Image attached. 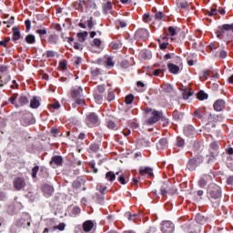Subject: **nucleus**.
I'll return each mask as SVG.
<instances>
[{
    "label": "nucleus",
    "mask_w": 233,
    "mask_h": 233,
    "mask_svg": "<svg viewBox=\"0 0 233 233\" xmlns=\"http://www.w3.org/2000/svg\"><path fill=\"white\" fill-rule=\"evenodd\" d=\"M0 79H1L0 86H5V85H6L8 81H10V76L9 75H4L2 76H0Z\"/></svg>",
    "instance_id": "nucleus-26"
},
{
    "label": "nucleus",
    "mask_w": 233,
    "mask_h": 233,
    "mask_svg": "<svg viewBox=\"0 0 233 233\" xmlns=\"http://www.w3.org/2000/svg\"><path fill=\"white\" fill-rule=\"evenodd\" d=\"M161 230L163 233H173L174 232V223L166 220L161 223Z\"/></svg>",
    "instance_id": "nucleus-5"
},
{
    "label": "nucleus",
    "mask_w": 233,
    "mask_h": 233,
    "mask_svg": "<svg viewBox=\"0 0 233 233\" xmlns=\"http://www.w3.org/2000/svg\"><path fill=\"white\" fill-rule=\"evenodd\" d=\"M95 101L98 105H101L103 103V96H101L100 95H97V93H96L95 94Z\"/></svg>",
    "instance_id": "nucleus-40"
},
{
    "label": "nucleus",
    "mask_w": 233,
    "mask_h": 233,
    "mask_svg": "<svg viewBox=\"0 0 233 233\" xmlns=\"http://www.w3.org/2000/svg\"><path fill=\"white\" fill-rule=\"evenodd\" d=\"M177 5L178 8H188V3L184 0H177Z\"/></svg>",
    "instance_id": "nucleus-32"
},
{
    "label": "nucleus",
    "mask_w": 233,
    "mask_h": 233,
    "mask_svg": "<svg viewBox=\"0 0 233 233\" xmlns=\"http://www.w3.org/2000/svg\"><path fill=\"white\" fill-rule=\"evenodd\" d=\"M208 198L210 201H217L215 207H218V201L221 199V187L216 184H209L208 187Z\"/></svg>",
    "instance_id": "nucleus-1"
},
{
    "label": "nucleus",
    "mask_w": 233,
    "mask_h": 233,
    "mask_svg": "<svg viewBox=\"0 0 233 233\" xmlns=\"http://www.w3.org/2000/svg\"><path fill=\"white\" fill-rule=\"evenodd\" d=\"M59 66L62 68V70H66V61L60 62Z\"/></svg>",
    "instance_id": "nucleus-60"
},
{
    "label": "nucleus",
    "mask_w": 233,
    "mask_h": 233,
    "mask_svg": "<svg viewBox=\"0 0 233 233\" xmlns=\"http://www.w3.org/2000/svg\"><path fill=\"white\" fill-rule=\"evenodd\" d=\"M81 61H82L81 57H75L73 59V63H74L75 66H77V65H81Z\"/></svg>",
    "instance_id": "nucleus-55"
},
{
    "label": "nucleus",
    "mask_w": 233,
    "mask_h": 233,
    "mask_svg": "<svg viewBox=\"0 0 233 233\" xmlns=\"http://www.w3.org/2000/svg\"><path fill=\"white\" fill-rule=\"evenodd\" d=\"M158 43L161 50H167V46H168V42L158 39Z\"/></svg>",
    "instance_id": "nucleus-36"
},
{
    "label": "nucleus",
    "mask_w": 233,
    "mask_h": 233,
    "mask_svg": "<svg viewBox=\"0 0 233 233\" xmlns=\"http://www.w3.org/2000/svg\"><path fill=\"white\" fill-rule=\"evenodd\" d=\"M37 172H39V166H35L32 168V177H37Z\"/></svg>",
    "instance_id": "nucleus-41"
},
{
    "label": "nucleus",
    "mask_w": 233,
    "mask_h": 233,
    "mask_svg": "<svg viewBox=\"0 0 233 233\" xmlns=\"http://www.w3.org/2000/svg\"><path fill=\"white\" fill-rule=\"evenodd\" d=\"M21 39V32L19 28L13 27V41H19Z\"/></svg>",
    "instance_id": "nucleus-20"
},
{
    "label": "nucleus",
    "mask_w": 233,
    "mask_h": 233,
    "mask_svg": "<svg viewBox=\"0 0 233 233\" xmlns=\"http://www.w3.org/2000/svg\"><path fill=\"white\" fill-rule=\"evenodd\" d=\"M86 123L87 127H97V125H99V116H97L96 113H89L86 116Z\"/></svg>",
    "instance_id": "nucleus-4"
},
{
    "label": "nucleus",
    "mask_w": 233,
    "mask_h": 233,
    "mask_svg": "<svg viewBox=\"0 0 233 233\" xmlns=\"http://www.w3.org/2000/svg\"><path fill=\"white\" fill-rule=\"evenodd\" d=\"M58 39L57 35H50L47 38V43H49V45H56Z\"/></svg>",
    "instance_id": "nucleus-24"
},
{
    "label": "nucleus",
    "mask_w": 233,
    "mask_h": 233,
    "mask_svg": "<svg viewBox=\"0 0 233 233\" xmlns=\"http://www.w3.org/2000/svg\"><path fill=\"white\" fill-rule=\"evenodd\" d=\"M36 34H38L40 37H43V35H46V29H37Z\"/></svg>",
    "instance_id": "nucleus-49"
},
{
    "label": "nucleus",
    "mask_w": 233,
    "mask_h": 233,
    "mask_svg": "<svg viewBox=\"0 0 233 233\" xmlns=\"http://www.w3.org/2000/svg\"><path fill=\"white\" fill-rule=\"evenodd\" d=\"M185 145V140L181 137H177V147H183Z\"/></svg>",
    "instance_id": "nucleus-46"
},
{
    "label": "nucleus",
    "mask_w": 233,
    "mask_h": 233,
    "mask_svg": "<svg viewBox=\"0 0 233 233\" xmlns=\"http://www.w3.org/2000/svg\"><path fill=\"white\" fill-rule=\"evenodd\" d=\"M155 19L157 21H161L163 19V13L162 12H158L155 15Z\"/></svg>",
    "instance_id": "nucleus-53"
},
{
    "label": "nucleus",
    "mask_w": 233,
    "mask_h": 233,
    "mask_svg": "<svg viewBox=\"0 0 233 233\" xmlns=\"http://www.w3.org/2000/svg\"><path fill=\"white\" fill-rule=\"evenodd\" d=\"M167 147H168V140H167V138L160 139L157 145V148L158 150H165V148H167Z\"/></svg>",
    "instance_id": "nucleus-14"
},
{
    "label": "nucleus",
    "mask_w": 233,
    "mask_h": 233,
    "mask_svg": "<svg viewBox=\"0 0 233 233\" xmlns=\"http://www.w3.org/2000/svg\"><path fill=\"white\" fill-rule=\"evenodd\" d=\"M106 66H114V60L112 59V57H107L106 61Z\"/></svg>",
    "instance_id": "nucleus-47"
},
{
    "label": "nucleus",
    "mask_w": 233,
    "mask_h": 233,
    "mask_svg": "<svg viewBox=\"0 0 233 233\" xmlns=\"http://www.w3.org/2000/svg\"><path fill=\"white\" fill-rule=\"evenodd\" d=\"M20 227H23L24 228L30 227V216L25 215L24 218H22V222H20Z\"/></svg>",
    "instance_id": "nucleus-21"
},
{
    "label": "nucleus",
    "mask_w": 233,
    "mask_h": 233,
    "mask_svg": "<svg viewBox=\"0 0 233 233\" xmlns=\"http://www.w3.org/2000/svg\"><path fill=\"white\" fill-rule=\"evenodd\" d=\"M43 192L46 194V196H52L54 194V187L46 184L43 187Z\"/></svg>",
    "instance_id": "nucleus-17"
},
{
    "label": "nucleus",
    "mask_w": 233,
    "mask_h": 233,
    "mask_svg": "<svg viewBox=\"0 0 233 233\" xmlns=\"http://www.w3.org/2000/svg\"><path fill=\"white\" fill-rule=\"evenodd\" d=\"M125 101H126L127 105H132V103L134 102V96L133 95H127L126 96Z\"/></svg>",
    "instance_id": "nucleus-38"
},
{
    "label": "nucleus",
    "mask_w": 233,
    "mask_h": 233,
    "mask_svg": "<svg viewBox=\"0 0 233 233\" xmlns=\"http://www.w3.org/2000/svg\"><path fill=\"white\" fill-rule=\"evenodd\" d=\"M208 15H218V10L211 8L209 11H208Z\"/></svg>",
    "instance_id": "nucleus-54"
},
{
    "label": "nucleus",
    "mask_w": 233,
    "mask_h": 233,
    "mask_svg": "<svg viewBox=\"0 0 233 233\" xmlns=\"http://www.w3.org/2000/svg\"><path fill=\"white\" fill-rule=\"evenodd\" d=\"M17 96H18L17 94H14L9 98L10 103L12 105H15V106H25V105H28V97H26L25 96H19L18 103H17V102H15V100L17 99Z\"/></svg>",
    "instance_id": "nucleus-3"
},
{
    "label": "nucleus",
    "mask_w": 233,
    "mask_h": 233,
    "mask_svg": "<svg viewBox=\"0 0 233 233\" xmlns=\"http://www.w3.org/2000/svg\"><path fill=\"white\" fill-rule=\"evenodd\" d=\"M145 174L147 176L152 177V176H154V170L152 169V167H140L139 175L140 176H145Z\"/></svg>",
    "instance_id": "nucleus-13"
},
{
    "label": "nucleus",
    "mask_w": 233,
    "mask_h": 233,
    "mask_svg": "<svg viewBox=\"0 0 233 233\" xmlns=\"http://www.w3.org/2000/svg\"><path fill=\"white\" fill-rule=\"evenodd\" d=\"M83 228L85 232H90L94 228V222L92 220H87L83 224Z\"/></svg>",
    "instance_id": "nucleus-18"
},
{
    "label": "nucleus",
    "mask_w": 233,
    "mask_h": 233,
    "mask_svg": "<svg viewBox=\"0 0 233 233\" xmlns=\"http://www.w3.org/2000/svg\"><path fill=\"white\" fill-rule=\"evenodd\" d=\"M90 150H92V152H97L99 150V146L97 144H92L90 146Z\"/></svg>",
    "instance_id": "nucleus-50"
},
{
    "label": "nucleus",
    "mask_w": 233,
    "mask_h": 233,
    "mask_svg": "<svg viewBox=\"0 0 233 233\" xmlns=\"http://www.w3.org/2000/svg\"><path fill=\"white\" fill-rule=\"evenodd\" d=\"M91 74L96 77V76H99V74H101V71H99L98 68H95L91 70Z\"/></svg>",
    "instance_id": "nucleus-57"
},
{
    "label": "nucleus",
    "mask_w": 233,
    "mask_h": 233,
    "mask_svg": "<svg viewBox=\"0 0 233 233\" xmlns=\"http://www.w3.org/2000/svg\"><path fill=\"white\" fill-rule=\"evenodd\" d=\"M210 76V71L208 70H204L202 71L200 77H203L204 79H207Z\"/></svg>",
    "instance_id": "nucleus-44"
},
{
    "label": "nucleus",
    "mask_w": 233,
    "mask_h": 233,
    "mask_svg": "<svg viewBox=\"0 0 233 233\" xmlns=\"http://www.w3.org/2000/svg\"><path fill=\"white\" fill-rule=\"evenodd\" d=\"M76 37L79 43H85V40L86 39V37H88V32L84 31V32L77 33Z\"/></svg>",
    "instance_id": "nucleus-19"
},
{
    "label": "nucleus",
    "mask_w": 233,
    "mask_h": 233,
    "mask_svg": "<svg viewBox=\"0 0 233 233\" xmlns=\"http://www.w3.org/2000/svg\"><path fill=\"white\" fill-rule=\"evenodd\" d=\"M5 25H7L6 27L10 28V26H12V25H14V16H11L9 21H4Z\"/></svg>",
    "instance_id": "nucleus-45"
},
{
    "label": "nucleus",
    "mask_w": 233,
    "mask_h": 233,
    "mask_svg": "<svg viewBox=\"0 0 233 233\" xmlns=\"http://www.w3.org/2000/svg\"><path fill=\"white\" fill-rule=\"evenodd\" d=\"M192 94H193L192 90L188 91L187 88H185L183 92L184 99H188L190 96H192Z\"/></svg>",
    "instance_id": "nucleus-37"
},
{
    "label": "nucleus",
    "mask_w": 233,
    "mask_h": 233,
    "mask_svg": "<svg viewBox=\"0 0 233 233\" xmlns=\"http://www.w3.org/2000/svg\"><path fill=\"white\" fill-rule=\"evenodd\" d=\"M118 181H119V183H121V185H127V180L125 179V175H120L118 177Z\"/></svg>",
    "instance_id": "nucleus-52"
},
{
    "label": "nucleus",
    "mask_w": 233,
    "mask_h": 233,
    "mask_svg": "<svg viewBox=\"0 0 233 233\" xmlns=\"http://www.w3.org/2000/svg\"><path fill=\"white\" fill-rule=\"evenodd\" d=\"M55 56H56V52H54V51L46 52V57H55Z\"/></svg>",
    "instance_id": "nucleus-62"
},
{
    "label": "nucleus",
    "mask_w": 233,
    "mask_h": 233,
    "mask_svg": "<svg viewBox=\"0 0 233 233\" xmlns=\"http://www.w3.org/2000/svg\"><path fill=\"white\" fill-rule=\"evenodd\" d=\"M72 213L75 215V216H77V214H80L81 213V208H77V207H75L72 210Z\"/></svg>",
    "instance_id": "nucleus-59"
},
{
    "label": "nucleus",
    "mask_w": 233,
    "mask_h": 233,
    "mask_svg": "<svg viewBox=\"0 0 233 233\" xmlns=\"http://www.w3.org/2000/svg\"><path fill=\"white\" fill-rule=\"evenodd\" d=\"M168 35H171V37H174L176 35V28L174 26H169L167 28Z\"/></svg>",
    "instance_id": "nucleus-43"
},
{
    "label": "nucleus",
    "mask_w": 233,
    "mask_h": 233,
    "mask_svg": "<svg viewBox=\"0 0 233 233\" xmlns=\"http://www.w3.org/2000/svg\"><path fill=\"white\" fill-rule=\"evenodd\" d=\"M114 99H116V95L114 94V92L110 91L107 95V100L114 101Z\"/></svg>",
    "instance_id": "nucleus-48"
},
{
    "label": "nucleus",
    "mask_w": 233,
    "mask_h": 233,
    "mask_svg": "<svg viewBox=\"0 0 233 233\" xmlns=\"http://www.w3.org/2000/svg\"><path fill=\"white\" fill-rule=\"evenodd\" d=\"M211 179L212 176L203 175L198 181L199 187H201V188H205V187H207V183H208V181H210Z\"/></svg>",
    "instance_id": "nucleus-9"
},
{
    "label": "nucleus",
    "mask_w": 233,
    "mask_h": 233,
    "mask_svg": "<svg viewBox=\"0 0 233 233\" xmlns=\"http://www.w3.org/2000/svg\"><path fill=\"white\" fill-rule=\"evenodd\" d=\"M143 21L144 23H152V15H150L148 13L144 14Z\"/></svg>",
    "instance_id": "nucleus-35"
},
{
    "label": "nucleus",
    "mask_w": 233,
    "mask_h": 233,
    "mask_svg": "<svg viewBox=\"0 0 233 233\" xmlns=\"http://www.w3.org/2000/svg\"><path fill=\"white\" fill-rule=\"evenodd\" d=\"M97 92H98V94H104V92H105V86H97Z\"/></svg>",
    "instance_id": "nucleus-61"
},
{
    "label": "nucleus",
    "mask_w": 233,
    "mask_h": 233,
    "mask_svg": "<svg viewBox=\"0 0 233 233\" xmlns=\"http://www.w3.org/2000/svg\"><path fill=\"white\" fill-rule=\"evenodd\" d=\"M40 105V102L39 100L37 99V97H35L33 98L31 101H30V106L31 108H37Z\"/></svg>",
    "instance_id": "nucleus-30"
},
{
    "label": "nucleus",
    "mask_w": 233,
    "mask_h": 233,
    "mask_svg": "<svg viewBox=\"0 0 233 233\" xmlns=\"http://www.w3.org/2000/svg\"><path fill=\"white\" fill-rule=\"evenodd\" d=\"M135 37L137 40L147 41V39H148V31L147 29H138L135 33Z\"/></svg>",
    "instance_id": "nucleus-6"
},
{
    "label": "nucleus",
    "mask_w": 233,
    "mask_h": 233,
    "mask_svg": "<svg viewBox=\"0 0 233 233\" xmlns=\"http://www.w3.org/2000/svg\"><path fill=\"white\" fill-rule=\"evenodd\" d=\"M25 185L26 184L25 183V179L21 177H17L14 181V187L15 190H22V188H25Z\"/></svg>",
    "instance_id": "nucleus-8"
},
{
    "label": "nucleus",
    "mask_w": 233,
    "mask_h": 233,
    "mask_svg": "<svg viewBox=\"0 0 233 233\" xmlns=\"http://www.w3.org/2000/svg\"><path fill=\"white\" fill-rule=\"evenodd\" d=\"M227 184L228 185H233V176H230L227 179Z\"/></svg>",
    "instance_id": "nucleus-64"
},
{
    "label": "nucleus",
    "mask_w": 233,
    "mask_h": 233,
    "mask_svg": "<svg viewBox=\"0 0 233 233\" xmlns=\"http://www.w3.org/2000/svg\"><path fill=\"white\" fill-rule=\"evenodd\" d=\"M25 42L28 45H34V43H35V36L34 35H27L25 36Z\"/></svg>",
    "instance_id": "nucleus-28"
},
{
    "label": "nucleus",
    "mask_w": 233,
    "mask_h": 233,
    "mask_svg": "<svg viewBox=\"0 0 233 233\" xmlns=\"http://www.w3.org/2000/svg\"><path fill=\"white\" fill-rule=\"evenodd\" d=\"M81 94H83V88H81V86H78L72 90V97H79Z\"/></svg>",
    "instance_id": "nucleus-23"
},
{
    "label": "nucleus",
    "mask_w": 233,
    "mask_h": 233,
    "mask_svg": "<svg viewBox=\"0 0 233 233\" xmlns=\"http://www.w3.org/2000/svg\"><path fill=\"white\" fill-rule=\"evenodd\" d=\"M197 97H198V99H199V101H203V100H205V99H208V95H207V94L204 93L203 91H199V92L197 94Z\"/></svg>",
    "instance_id": "nucleus-33"
},
{
    "label": "nucleus",
    "mask_w": 233,
    "mask_h": 233,
    "mask_svg": "<svg viewBox=\"0 0 233 233\" xmlns=\"http://www.w3.org/2000/svg\"><path fill=\"white\" fill-rule=\"evenodd\" d=\"M86 23L89 30H92V28H94V26L96 25V22L94 21V17L92 16Z\"/></svg>",
    "instance_id": "nucleus-34"
},
{
    "label": "nucleus",
    "mask_w": 233,
    "mask_h": 233,
    "mask_svg": "<svg viewBox=\"0 0 233 233\" xmlns=\"http://www.w3.org/2000/svg\"><path fill=\"white\" fill-rule=\"evenodd\" d=\"M107 127L111 130H114L116 128V123H114V121L110 120V121L107 122Z\"/></svg>",
    "instance_id": "nucleus-56"
},
{
    "label": "nucleus",
    "mask_w": 233,
    "mask_h": 233,
    "mask_svg": "<svg viewBox=\"0 0 233 233\" xmlns=\"http://www.w3.org/2000/svg\"><path fill=\"white\" fill-rule=\"evenodd\" d=\"M73 46L76 50H83V48L85 47L83 44H79L77 42H74Z\"/></svg>",
    "instance_id": "nucleus-39"
},
{
    "label": "nucleus",
    "mask_w": 233,
    "mask_h": 233,
    "mask_svg": "<svg viewBox=\"0 0 233 233\" xmlns=\"http://www.w3.org/2000/svg\"><path fill=\"white\" fill-rule=\"evenodd\" d=\"M65 227H66V225H65V223H60L58 226H55L53 228V230H65Z\"/></svg>",
    "instance_id": "nucleus-42"
},
{
    "label": "nucleus",
    "mask_w": 233,
    "mask_h": 233,
    "mask_svg": "<svg viewBox=\"0 0 233 233\" xmlns=\"http://www.w3.org/2000/svg\"><path fill=\"white\" fill-rule=\"evenodd\" d=\"M159 74H163V70L162 69H156L154 72H153V76H159Z\"/></svg>",
    "instance_id": "nucleus-63"
},
{
    "label": "nucleus",
    "mask_w": 233,
    "mask_h": 233,
    "mask_svg": "<svg viewBox=\"0 0 233 233\" xmlns=\"http://www.w3.org/2000/svg\"><path fill=\"white\" fill-rule=\"evenodd\" d=\"M164 90H165V92L170 93V92H172V91L174 90V88L172 87L171 85L167 84V85L164 86Z\"/></svg>",
    "instance_id": "nucleus-51"
},
{
    "label": "nucleus",
    "mask_w": 233,
    "mask_h": 233,
    "mask_svg": "<svg viewBox=\"0 0 233 233\" xmlns=\"http://www.w3.org/2000/svg\"><path fill=\"white\" fill-rule=\"evenodd\" d=\"M220 59H225V57H227L228 54L227 51L221 50L218 54Z\"/></svg>",
    "instance_id": "nucleus-58"
},
{
    "label": "nucleus",
    "mask_w": 233,
    "mask_h": 233,
    "mask_svg": "<svg viewBox=\"0 0 233 233\" xmlns=\"http://www.w3.org/2000/svg\"><path fill=\"white\" fill-rule=\"evenodd\" d=\"M33 123H34V119L32 117V114L27 113L24 115L22 118V125H24V127H28V125H32Z\"/></svg>",
    "instance_id": "nucleus-10"
},
{
    "label": "nucleus",
    "mask_w": 233,
    "mask_h": 233,
    "mask_svg": "<svg viewBox=\"0 0 233 233\" xmlns=\"http://www.w3.org/2000/svg\"><path fill=\"white\" fill-rule=\"evenodd\" d=\"M50 165H56V167H61L63 165V157L59 156L53 157Z\"/></svg>",
    "instance_id": "nucleus-16"
},
{
    "label": "nucleus",
    "mask_w": 233,
    "mask_h": 233,
    "mask_svg": "<svg viewBox=\"0 0 233 233\" xmlns=\"http://www.w3.org/2000/svg\"><path fill=\"white\" fill-rule=\"evenodd\" d=\"M103 10L105 14H110V12H112V3L107 2L106 4H105L103 5Z\"/></svg>",
    "instance_id": "nucleus-27"
},
{
    "label": "nucleus",
    "mask_w": 233,
    "mask_h": 233,
    "mask_svg": "<svg viewBox=\"0 0 233 233\" xmlns=\"http://www.w3.org/2000/svg\"><path fill=\"white\" fill-rule=\"evenodd\" d=\"M106 179L107 181H110V183H114V181H116V174H114V172H112V171H108L106 174Z\"/></svg>",
    "instance_id": "nucleus-25"
},
{
    "label": "nucleus",
    "mask_w": 233,
    "mask_h": 233,
    "mask_svg": "<svg viewBox=\"0 0 233 233\" xmlns=\"http://www.w3.org/2000/svg\"><path fill=\"white\" fill-rule=\"evenodd\" d=\"M162 185L163 186L161 187V194L162 196H167V187H168V185H170V182L166 181V182H163Z\"/></svg>",
    "instance_id": "nucleus-31"
},
{
    "label": "nucleus",
    "mask_w": 233,
    "mask_h": 233,
    "mask_svg": "<svg viewBox=\"0 0 233 233\" xmlns=\"http://www.w3.org/2000/svg\"><path fill=\"white\" fill-rule=\"evenodd\" d=\"M167 68L170 74H177L179 72V66L174 64H168Z\"/></svg>",
    "instance_id": "nucleus-22"
},
{
    "label": "nucleus",
    "mask_w": 233,
    "mask_h": 233,
    "mask_svg": "<svg viewBox=\"0 0 233 233\" xmlns=\"http://www.w3.org/2000/svg\"><path fill=\"white\" fill-rule=\"evenodd\" d=\"M225 30L227 32L228 31H232L233 32V24H225L222 25V29H220L219 31H218L217 33V37H221V35H223V34H225Z\"/></svg>",
    "instance_id": "nucleus-11"
},
{
    "label": "nucleus",
    "mask_w": 233,
    "mask_h": 233,
    "mask_svg": "<svg viewBox=\"0 0 233 233\" xmlns=\"http://www.w3.org/2000/svg\"><path fill=\"white\" fill-rule=\"evenodd\" d=\"M218 143L213 142L210 144V151L213 156H216L218 154Z\"/></svg>",
    "instance_id": "nucleus-29"
},
{
    "label": "nucleus",
    "mask_w": 233,
    "mask_h": 233,
    "mask_svg": "<svg viewBox=\"0 0 233 233\" xmlns=\"http://www.w3.org/2000/svg\"><path fill=\"white\" fill-rule=\"evenodd\" d=\"M91 46L94 52H101L103 50V42H101V39L95 38L91 43Z\"/></svg>",
    "instance_id": "nucleus-7"
},
{
    "label": "nucleus",
    "mask_w": 233,
    "mask_h": 233,
    "mask_svg": "<svg viewBox=\"0 0 233 233\" xmlns=\"http://www.w3.org/2000/svg\"><path fill=\"white\" fill-rule=\"evenodd\" d=\"M213 108L216 112H221L225 108V101L223 99L217 100L213 105Z\"/></svg>",
    "instance_id": "nucleus-12"
},
{
    "label": "nucleus",
    "mask_w": 233,
    "mask_h": 233,
    "mask_svg": "<svg viewBox=\"0 0 233 233\" xmlns=\"http://www.w3.org/2000/svg\"><path fill=\"white\" fill-rule=\"evenodd\" d=\"M184 134L187 137L196 136V129L192 126H186L184 127Z\"/></svg>",
    "instance_id": "nucleus-15"
},
{
    "label": "nucleus",
    "mask_w": 233,
    "mask_h": 233,
    "mask_svg": "<svg viewBox=\"0 0 233 233\" xmlns=\"http://www.w3.org/2000/svg\"><path fill=\"white\" fill-rule=\"evenodd\" d=\"M146 116L147 117V124L154 125V123H157L159 119L163 116V113L159 111H156L154 109L147 108L146 109Z\"/></svg>",
    "instance_id": "nucleus-2"
}]
</instances>
